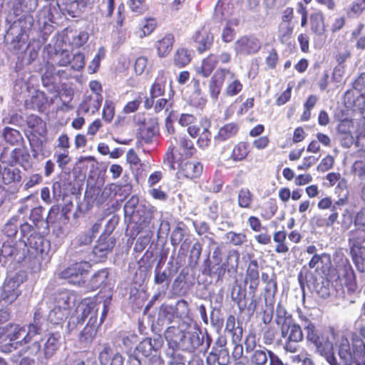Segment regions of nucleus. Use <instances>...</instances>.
Instances as JSON below:
<instances>
[{"instance_id": "obj_1", "label": "nucleus", "mask_w": 365, "mask_h": 365, "mask_svg": "<svg viewBox=\"0 0 365 365\" xmlns=\"http://www.w3.org/2000/svg\"><path fill=\"white\" fill-rule=\"evenodd\" d=\"M304 329L306 338L315 347V351L325 358L330 365H353L354 356L351 352L350 345L346 339L340 341L338 355L339 362L333 354V344L328 337L316 329L315 325L310 321L304 319Z\"/></svg>"}, {"instance_id": "obj_2", "label": "nucleus", "mask_w": 365, "mask_h": 365, "mask_svg": "<svg viewBox=\"0 0 365 365\" xmlns=\"http://www.w3.org/2000/svg\"><path fill=\"white\" fill-rule=\"evenodd\" d=\"M108 301L96 302L90 299L83 300L77 307L78 323L83 324L86 319V326L79 334L81 343L88 344L95 338L98 327L105 320L108 312Z\"/></svg>"}, {"instance_id": "obj_3", "label": "nucleus", "mask_w": 365, "mask_h": 365, "mask_svg": "<svg viewBox=\"0 0 365 365\" xmlns=\"http://www.w3.org/2000/svg\"><path fill=\"white\" fill-rule=\"evenodd\" d=\"M33 24V17L31 15L24 14L11 25L5 39L6 41H10L12 49L16 51L24 49L28 38L26 32L31 29Z\"/></svg>"}, {"instance_id": "obj_4", "label": "nucleus", "mask_w": 365, "mask_h": 365, "mask_svg": "<svg viewBox=\"0 0 365 365\" xmlns=\"http://www.w3.org/2000/svg\"><path fill=\"white\" fill-rule=\"evenodd\" d=\"M281 336L284 339L283 349L289 353H296L299 349V342L303 340L304 334L300 326L294 322L279 328Z\"/></svg>"}, {"instance_id": "obj_5", "label": "nucleus", "mask_w": 365, "mask_h": 365, "mask_svg": "<svg viewBox=\"0 0 365 365\" xmlns=\"http://www.w3.org/2000/svg\"><path fill=\"white\" fill-rule=\"evenodd\" d=\"M211 343L212 339L207 334L205 336L197 329L185 331L180 349L192 352L202 346L204 352H207Z\"/></svg>"}, {"instance_id": "obj_6", "label": "nucleus", "mask_w": 365, "mask_h": 365, "mask_svg": "<svg viewBox=\"0 0 365 365\" xmlns=\"http://www.w3.org/2000/svg\"><path fill=\"white\" fill-rule=\"evenodd\" d=\"M90 268V264L83 261L75 263L59 272L58 276L61 279L67 280L70 284L80 285L84 282L83 276L87 274Z\"/></svg>"}, {"instance_id": "obj_7", "label": "nucleus", "mask_w": 365, "mask_h": 365, "mask_svg": "<svg viewBox=\"0 0 365 365\" xmlns=\"http://www.w3.org/2000/svg\"><path fill=\"white\" fill-rule=\"evenodd\" d=\"M164 163L171 170H175L178 168L180 175L189 179L197 178L202 172V165L198 162H182L178 164V167H176V163L173 161V156L172 154H167Z\"/></svg>"}, {"instance_id": "obj_8", "label": "nucleus", "mask_w": 365, "mask_h": 365, "mask_svg": "<svg viewBox=\"0 0 365 365\" xmlns=\"http://www.w3.org/2000/svg\"><path fill=\"white\" fill-rule=\"evenodd\" d=\"M3 261H15L21 262L26 257V250L23 248L21 242L15 240H5L1 247Z\"/></svg>"}, {"instance_id": "obj_9", "label": "nucleus", "mask_w": 365, "mask_h": 365, "mask_svg": "<svg viewBox=\"0 0 365 365\" xmlns=\"http://www.w3.org/2000/svg\"><path fill=\"white\" fill-rule=\"evenodd\" d=\"M262 46L260 41L253 36H243L234 43L237 55L248 56L257 53Z\"/></svg>"}, {"instance_id": "obj_10", "label": "nucleus", "mask_w": 365, "mask_h": 365, "mask_svg": "<svg viewBox=\"0 0 365 365\" xmlns=\"http://www.w3.org/2000/svg\"><path fill=\"white\" fill-rule=\"evenodd\" d=\"M26 333V328L19 324H8L5 326L2 338L0 339V343L7 342L10 344L11 346L16 348L17 345H24L25 344L21 341L22 337Z\"/></svg>"}, {"instance_id": "obj_11", "label": "nucleus", "mask_w": 365, "mask_h": 365, "mask_svg": "<svg viewBox=\"0 0 365 365\" xmlns=\"http://www.w3.org/2000/svg\"><path fill=\"white\" fill-rule=\"evenodd\" d=\"M233 72L226 68L217 69L210 80L208 88L211 98L217 101L226 78H232Z\"/></svg>"}, {"instance_id": "obj_12", "label": "nucleus", "mask_w": 365, "mask_h": 365, "mask_svg": "<svg viewBox=\"0 0 365 365\" xmlns=\"http://www.w3.org/2000/svg\"><path fill=\"white\" fill-rule=\"evenodd\" d=\"M45 319L36 312L34 317V322L29 324L26 329V333L21 339V341L24 344L30 343L34 336L41 334L43 330V324Z\"/></svg>"}, {"instance_id": "obj_13", "label": "nucleus", "mask_w": 365, "mask_h": 365, "mask_svg": "<svg viewBox=\"0 0 365 365\" xmlns=\"http://www.w3.org/2000/svg\"><path fill=\"white\" fill-rule=\"evenodd\" d=\"M20 294L19 283L14 279H9L4 282L0 297L6 304H10L17 299Z\"/></svg>"}, {"instance_id": "obj_14", "label": "nucleus", "mask_w": 365, "mask_h": 365, "mask_svg": "<svg viewBox=\"0 0 365 365\" xmlns=\"http://www.w3.org/2000/svg\"><path fill=\"white\" fill-rule=\"evenodd\" d=\"M195 46L200 53H202L211 47L213 43L212 34L206 29L202 28L192 37Z\"/></svg>"}, {"instance_id": "obj_15", "label": "nucleus", "mask_w": 365, "mask_h": 365, "mask_svg": "<svg viewBox=\"0 0 365 365\" xmlns=\"http://www.w3.org/2000/svg\"><path fill=\"white\" fill-rule=\"evenodd\" d=\"M103 96L101 93H91L86 96L79 106V112L82 113H91L93 114L101 107Z\"/></svg>"}, {"instance_id": "obj_16", "label": "nucleus", "mask_w": 365, "mask_h": 365, "mask_svg": "<svg viewBox=\"0 0 365 365\" xmlns=\"http://www.w3.org/2000/svg\"><path fill=\"white\" fill-rule=\"evenodd\" d=\"M234 11L231 0H219L215 9L214 17L218 21H225L233 16Z\"/></svg>"}, {"instance_id": "obj_17", "label": "nucleus", "mask_w": 365, "mask_h": 365, "mask_svg": "<svg viewBox=\"0 0 365 365\" xmlns=\"http://www.w3.org/2000/svg\"><path fill=\"white\" fill-rule=\"evenodd\" d=\"M115 246V240L109 235H102L99 237L97 245L93 247V253L99 258H103Z\"/></svg>"}, {"instance_id": "obj_18", "label": "nucleus", "mask_w": 365, "mask_h": 365, "mask_svg": "<svg viewBox=\"0 0 365 365\" xmlns=\"http://www.w3.org/2000/svg\"><path fill=\"white\" fill-rule=\"evenodd\" d=\"M184 332L180 327L174 326L169 327L165 330L164 335L170 348L180 349Z\"/></svg>"}, {"instance_id": "obj_19", "label": "nucleus", "mask_w": 365, "mask_h": 365, "mask_svg": "<svg viewBox=\"0 0 365 365\" xmlns=\"http://www.w3.org/2000/svg\"><path fill=\"white\" fill-rule=\"evenodd\" d=\"M163 346V341L160 339L146 338L139 343L136 347V351L144 356H148L153 351L159 350Z\"/></svg>"}, {"instance_id": "obj_20", "label": "nucleus", "mask_w": 365, "mask_h": 365, "mask_svg": "<svg viewBox=\"0 0 365 365\" xmlns=\"http://www.w3.org/2000/svg\"><path fill=\"white\" fill-rule=\"evenodd\" d=\"M331 265L330 255L326 253L314 255L309 262L311 269H321L323 273L328 272Z\"/></svg>"}, {"instance_id": "obj_21", "label": "nucleus", "mask_w": 365, "mask_h": 365, "mask_svg": "<svg viewBox=\"0 0 365 365\" xmlns=\"http://www.w3.org/2000/svg\"><path fill=\"white\" fill-rule=\"evenodd\" d=\"M153 211L145 206H139L137 209V213L133 217L131 221L138 225L140 229L146 228L149 226L153 219Z\"/></svg>"}, {"instance_id": "obj_22", "label": "nucleus", "mask_w": 365, "mask_h": 365, "mask_svg": "<svg viewBox=\"0 0 365 365\" xmlns=\"http://www.w3.org/2000/svg\"><path fill=\"white\" fill-rule=\"evenodd\" d=\"M23 248L34 250L36 254H43L45 251V245L48 242L38 234L30 235L26 240H23Z\"/></svg>"}, {"instance_id": "obj_23", "label": "nucleus", "mask_w": 365, "mask_h": 365, "mask_svg": "<svg viewBox=\"0 0 365 365\" xmlns=\"http://www.w3.org/2000/svg\"><path fill=\"white\" fill-rule=\"evenodd\" d=\"M174 43V36L173 34H166L161 39L157 41L155 47L157 50L158 56L160 58L167 56L173 49Z\"/></svg>"}, {"instance_id": "obj_24", "label": "nucleus", "mask_w": 365, "mask_h": 365, "mask_svg": "<svg viewBox=\"0 0 365 365\" xmlns=\"http://www.w3.org/2000/svg\"><path fill=\"white\" fill-rule=\"evenodd\" d=\"M239 258L240 255L237 251H231L227 255L226 262L216 265V268L213 266L212 269H215L213 272L217 274L218 277H220L225 274L226 267L230 266L232 268H237L238 266Z\"/></svg>"}, {"instance_id": "obj_25", "label": "nucleus", "mask_w": 365, "mask_h": 365, "mask_svg": "<svg viewBox=\"0 0 365 365\" xmlns=\"http://www.w3.org/2000/svg\"><path fill=\"white\" fill-rule=\"evenodd\" d=\"M75 305V296L68 292H60L55 298L56 307L61 308V309H66L67 311L71 312V307Z\"/></svg>"}, {"instance_id": "obj_26", "label": "nucleus", "mask_w": 365, "mask_h": 365, "mask_svg": "<svg viewBox=\"0 0 365 365\" xmlns=\"http://www.w3.org/2000/svg\"><path fill=\"white\" fill-rule=\"evenodd\" d=\"M311 30L319 36H324L326 31L324 18L321 12H315L311 15Z\"/></svg>"}, {"instance_id": "obj_27", "label": "nucleus", "mask_w": 365, "mask_h": 365, "mask_svg": "<svg viewBox=\"0 0 365 365\" xmlns=\"http://www.w3.org/2000/svg\"><path fill=\"white\" fill-rule=\"evenodd\" d=\"M60 335L58 334H52L44 343L43 354L45 359H49L56 351L59 346Z\"/></svg>"}, {"instance_id": "obj_28", "label": "nucleus", "mask_w": 365, "mask_h": 365, "mask_svg": "<svg viewBox=\"0 0 365 365\" xmlns=\"http://www.w3.org/2000/svg\"><path fill=\"white\" fill-rule=\"evenodd\" d=\"M217 63L218 60L217 56L211 54L202 61L200 67L197 68V72L205 78L208 77Z\"/></svg>"}, {"instance_id": "obj_29", "label": "nucleus", "mask_w": 365, "mask_h": 365, "mask_svg": "<svg viewBox=\"0 0 365 365\" xmlns=\"http://www.w3.org/2000/svg\"><path fill=\"white\" fill-rule=\"evenodd\" d=\"M365 242V229L357 228L349 233V243L351 248L361 250V245Z\"/></svg>"}, {"instance_id": "obj_30", "label": "nucleus", "mask_w": 365, "mask_h": 365, "mask_svg": "<svg viewBox=\"0 0 365 365\" xmlns=\"http://www.w3.org/2000/svg\"><path fill=\"white\" fill-rule=\"evenodd\" d=\"M239 126L237 123H230L220 128L217 135L215 137L216 140L225 141L234 137L238 132Z\"/></svg>"}, {"instance_id": "obj_31", "label": "nucleus", "mask_w": 365, "mask_h": 365, "mask_svg": "<svg viewBox=\"0 0 365 365\" xmlns=\"http://www.w3.org/2000/svg\"><path fill=\"white\" fill-rule=\"evenodd\" d=\"M277 291V284L276 280H271L266 284L264 287V303L267 307L274 308V297Z\"/></svg>"}, {"instance_id": "obj_32", "label": "nucleus", "mask_w": 365, "mask_h": 365, "mask_svg": "<svg viewBox=\"0 0 365 365\" xmlns=\"http://www.w3.org/2000/svg\"><path fill=\"white\" fill-rule=\"evenodd\" d=\"M191 52L184 48H178L173 56L175 66L182 68L187 66L191 61Z\"/></svg>"}, {"instance_id": "obj_33", "label": "nucleus", "mask_w": 365, "mask_h": 365, "mask_svg": "<svg viewBox=\"0 0 365 365\" xmlns=\"http://www.w3.org/2000/svg\"><path fill=\"white\" fill-rule=\"evenodd\" d=\"M274 322L279 328L294 322L292 315L288 314L281 303L277 304Z\"/></svg>"}, {"instance_id": "obj_34", "label": "nucleus", "mask_w": 365, "mask_h": 365, "mask_svg": "<svg viewBox=\"0 0 365 365\" xmlns=\"http://www.w3.org/2000/svg\"><path fill=\"white\" fill-rule=\"evenodd\" d=\"M69 314V311H67L66 309H61V308L54 306L48 315V319L53 324H61L67 319Z\"/></svg>"}, {"instance_id": "obj_35", "label": "nucleus", "mask_w": 365, "mask_h": 365, "mask_svg": "<svg viewBox=\"0 0 365 365\" xmlns=\"http://www.w3.org/2000/svg\"><path fill=\"white\" fill-rule=\"evenodd\" d=\"M344 285L347 289L348 292L354 294L359 291L356 284V276L353 269L349 267L345 269L344 273Z\"/></svg>"}, {"instance_id": "obj_36", "label": "nucleus", "mask_w": 365, "mask_h": 365, "mask_svg": "<svg viewBox=\"0 0 365 365\" xmlns=\"http://www.w3.org/2000/svg\"><path fill=\"white\" fill-rule=\"evenodd\" d=\"M294 24H279L277 31L279 41L282 43H287L292 37Z\"/></svg>"}, {"instance_id": "obj_37", "label": "nucleus", "mask_w": 365, "mask_h": 365, "mask_svg": "<svg viewBox=\"0 0 365 365\" xmlns=\"http://www.w3.org/2000/svg\"><path fill=\"white\" fill-rule=\"evenodd\" d=\"M253 201V194L248 188H241L238 192L237 203L241 208H250Z\"/></svg>"}, {"instance_id": "obj_38", "label": "nucleus", "mask_w": 365, "mask_h": 365, "mask_svg": "<svg viewBox=\"0 0 365 365\" xmlns=\"http://www.w3.org/2000/svg\"><path fill=\"white\" fill-rule=\"evenodd\" d=\"M248 153V145L245 142H240L234 147L230 158L235 162L241 161L246 158Z\"/></svg>"}, {"instance_id": "obj_39", "label": "nucleus", "mask_w": 365, "mask_h": 365, "mask_svg": "<svg viewBox=\"0 0 365 365\" xmlns=\"http://www.w3.org/2000/svg\"><path fill=\"white\" fill-rule=\"evenodd\" d=\"M21 172L16 168H5L1 172L3 182L8 185L21 180Z\"/></svg>"}, {"instance_id": "obj_40", "label": "nucleus", "mask_w": 365, "mask_h": 365, "mask_svg": "<svg viewBox=\"0 0 365 365\" xmlns=\"http://www.w3.org/2000/svg\"><path fill=\"white\" fill-rule=\"evenodd\" d=\"M165 83L166 80L163 74H159L150 88V93L152 98H158L164 94Z\"/></svg>"}, {"instance_id": "obj_41", "label": "nucleus", "mask_w": 365, "mask_h": 365, "mask_svg": "<svg viewBox=\"0 0 365 365\" xmlns=\"http://www.w3.org/2000/svg\"><path fill=\"white\" fill-rule=\"evenodd\" d=\"M287 232L284 230L274 232L273 235V240L277 243L275 252L277 253H287L289 251V247L286 245Z\"/></svg>"}, {"instance_id": "obj_42", "label": "nucleus", "mask_w": 365, "mask_h": 365, "mask_svg": "<svg viewBox=\"0 0 365 365\" xmlns=\"http://www.w3.org/2000/svg\"><path fill=\"white\" fill-rule=\"evenodd\" d=\"M156 27V21L154 19H145L139 25L138 36L143 38L150 35Z\"/></svg>"}, {"instance_id": "obj_43", "label": "nucleus", "mask_w": 365, "mask_h": 365, "mask_svg": "<svg viewBox=\"0 0 365 365\" xmlns=\"http://www.w3.org/2000/svg\"><path fill=\"white\" fill-rule=\"evenodd\" d=\"M209 123L205 122V124L202 125V131L199 135L197 145L202 149H205L209 147L211 143L212 134L209 130Z\"/></svg>"}, {"instance_id": "obj_44", "label": "nucleus", "mask_w": 365, "mask_h": 365, "mask_svg": "<svg viewBox=\"0 0 365 365\" xmlns=\"http://www.w3.org/2000/svg\"><path fill=\"white\" fill-rule=\"evenodd\" d=\"M155 277L154 282L156 284H165V287H168L171 282V277L168 271L161 270L160 264H158L154 270Z\"/></svg>"}, {"instance_id": "obj_45", "label": "nucleus", "mask_w": 365, "mask_h": 365, "mask_svg": "<svg viewBox=\"0 0 365 365\" xmlns=\"http://www.w3.org/2000/svg\"><path fill=\"white\" fill-rule=\"evenodd\" d=\"M268 349L263 348L252 351L250 361L255 365H265L269 359Z\"/></svg>"}, {"instance_id": "obj_46", "label": "nucleus", "mask_w": 365, "mask_h": 365, "mask_svg": "<svg viewBox=\"0 0 365 365\" xmlns=\"http://www.w3.org/2000/svg\"><path fill=\"white\" fill-rule=\"evenodd\" d=\"M52 59L58 66H68L71 63V55L68 50H61L56 51Z\"/></svg>"}, {"instance_id": "obj_47", "label": "nucleus", "mask_w": 365, "mask_h": 365, "mask_svg": "<svg viewBox=\"0 0 365 365\" xmlns=\"http://www.w3.org/2000/svg\"><path fill=\"white\" fill-rule=\"evenodd\" d=\"M226 81H229L230 83L225 89V94L228 96H234L237 95L242 89V85L240 81L237 79L233 73L232 78H226Z\"/></svg>"}, {"instance_id": "obj_48", "label": "nucleus", "mask_w": 365, "mask_h": 365, "mask_svg": "<svg viewBox=\"0 0 365 365\" xmlns=\"http://www.w3.org/2000/svg\"><path fill=\"white\" fill-rule=\"evenodd\" d=\"M3 136L4 140L11 145L18 144L22 139L19 130L9 127L4 129Z\"/></svg>"}, {"instance_id": "obj_49", "label": "nucleus", "mask_w": 365, "mask_h": 365, "mask_svg": "<svg viewBox=\"0 0 365 365\" xmlns=\"http://www.w3.org/2000/svg\"><path fill=\"white\" fill-rule=\"evenodd\" d=\"M18 220L16 218H11L4 225L2 232L8 238L7 240H15L14 238L18 232Z\"/></svg>"}, {"instance_id": "obj_50", "label": "nucleus", "mask_w": 365, "mask_h": 365, "mask_svg": "<svg viewBox=\"0 0 365 365\" xmlns=\"http://www.w3.org/2000/svg\"><path fill=\"white\" fill-rule=\"evenodd\" d=\"M365 9V0H355L346 9V12L349 17H358Z\"/></svg>"}, {"instance_id": "obj_51", "label": "nucleus", "mask_w": 365, "mask_h": 365, "mask_svg": "<svg viewBox=\"0 0 365 365\" xmlns=\"http://www.w3.org/2000/svg\"><path fill=\"white\" fill-rule=\"evenodd\" d=\"M53 158L56 160L58 166L61 169H64V168L69 164L71 160V157L69 156V151L66 150H58V149L55 150L53 154Z\"/></svg>"}, {"instance_id": "obj_52", "label": "nucleus", "mask_w": 365, "mask_h": 365, "mask_svg": "<svg viewBox=\"0 0 365 365\" xmlns=\"http://www.w3.org/2000/svg\"><path fill=\"white\" fill-rule=\"evenodd\" d=\"M202 245L199 242H196L193 244L189 256V265L191 267H196L200 260L202 253Z\"/></svg>"}, {"instance_id": "obj_53", "label": "nucleus", "mask_w": 365, "mask_h": 365, "mask_svg": "<svg viewBox=\"0 0 365 365\" xmlns=\"http://www.w3.org/2000/svg\"><path fill=\"white\" fill-rule=\"evenodd\" d=\"M258 262L257 260H251L246 272L245 281L247 282H259Z\"/></svg>"}, {"instance_id": "obj_54", "label": "nucleus", "mask_w": 365, "mask_h": 365, "mask_svg": "<svg viewBox=\"0 0 365 365\" xmlns=\"http://www.w3.org/2000/svg\"><path fill=\"white\" fill-rule=\"evenodd\" d=\"M141 205H138V198L135 196H132L124 205V212L126 217H130V220L137 213V209Z\"/></svg>"}, {"instance_id": "obj_55", "label": "nucleus", "mask_w": 365, "mask_h": 365, "mask_svg": "<svg viewBox=\"0 0 365 365\" xmlns=\"http://www.w3.org/2000/svg\"><path fill=\"white\" fill-rule=\"evenodd\" d=\"M108 273L106 269H101L93 274L91 283L93 288H99L106 284Z\"/></svg>"}, {"instance_id": "obj_56", "label": "nucleus", "mask_w": 365, "mask_h": 365, "mask_svg": "<svg viewBox=\"0 0 365 365\" xmlns=\"http://www.w3.org/2000/svg\"><path fill=\"white\" fill-rule=\"evenodd\" d=\"M71 68L73 71H80L85 66V56L81 52H77L71 55L70 63Z\"/></svg>"}, {"instance_id": "obj_57", "label": "nucleus", "mask_w": 365, "mask_h": 365, "mask_svg": "<svg viewBox=\"0 0 365 365\" xmlns=\"http://www.w3.org/2000/svg\"><path fill=\"white\" fill-rule=\"evenodd\" d=\"M106 51L101 47L92 61L88 66V71L90 73H96L100 67L101 61L105 58Z\"/></svg>"}, {"instance_id": "obj_58", "label": "nucleus", "mask_w": 365, "mask_h": 365, "mask_svg": "<svg viewBox=\"0 0 365 365\" xmlns=\"http://www.w3.org/2000/svg\"><path fill=\"white\" fill-rule=\"evenodd\" d=\"M246 289L241 284H235L232 287L231 291V298L232 301L236 302L239 306L240 303L245 299Z\"/></svg>"}, {"instance_id": "obj_59", "label": "nucleus", "mask_w": 365, "mask_h": 365, "mask_svg": "<svg viewBox=\"0 0 365 365\" xmlns=\"http://www.w3.org/2000/svg\"><path fill=\"white\" fill-rule=\"evenodd\" d=\"M350 253L356 269L359 272H363L365 270V260L361 255V250H357L356 248H351Z\"/></svg>"}, {"instance_id": "obj_60", "label": "nucleus", "mask_w": 365, "mask_h": 365, "mask_svg": "<svg viewBox=\"0 0 365 365\" xmlns=\"http://www.w3.org/2000/svg\"><path fill=\"white\" fill-rule=\"evenodd\" d=\"M225 237L230 243L235 246L242 245L246 241V235L242 232L237 233L230 231L226 234Z\"/></svg>"}, {"instance_id": "obj_61", "label": "nucleus", "mask_w": 365, "mask_h": 365, "mask_svg": "<svg viewBox=\"0 0 365 365\" xmlns=\"http://www.w3.org/2000/svg\"><path fill=\"white\" fill-rule=\"evenodd\" d=\"M330 283L327 280H323L322 282H317L314 284V290L322 298H327L330 295Z\"/></svg>"}, {"instance_id": "obj_62", "label": "nucleus", "mask_w": 365, "mask_h": 365, "mask_svg": "<svg viewBox=\"0 0 365 365\" xmlns=\"http://www.w3.org/2000/svg\"><path fill=\"white\" fill-rule=\"evenodd\" d=\"M179 145L187 155L192 156L196 151L192 141L186 136L180 137Z\"/></svg>"}, {"instance_id": "obj_63", "label": "nucleus", "mask_w": 365, "mask_h": 365, "mask_svg": "<svg viewBox=\"0 0 365 365\" xmlns=\"http://www.w3.org/2000/svg\"><path fill=\"white\" fill-rule=\"evenodd\" d=\"M115 114L114 103L111 101L106 100L103 109V118L105 121L110 123Z\"/></svg>"}, {"instance_id": "obj_64", "label": "nucleus", "mask_w": 365, "mask_h": 365, "mask_svg": "<svg viewBox=\"0 0 365 365\" xmlns=\"http://www.w3.org/2000/svg\"><path fill=\"white\" fill-rule=\"evenodd\" d=\"M38 0H17V5L25 13L33 12L38 6Z\"/></svg>"}]
</instances>
